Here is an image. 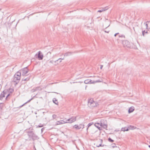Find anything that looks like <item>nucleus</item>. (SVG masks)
<instances>
[{
    "label": "nucleus",
    "instance_id": "obj_1",
    "mask_svg": "<svg viewBox=\"0 0 150 150\" xmlns=\"http://www.w3.org/2000/svg\"><path fill=\"white\" fill-rule=\"evenodd\" d=\"M88 105L90 108H93L97 106L98 104L97 102L94 101L93 98H90L88 100Z\"/></svg>",
    "mask_w": 150,
    "mask_h": 150
},
{
    "label": "nucleus",
    "instance_id": "obj_2",
    "mask_svg": "<svg viewBox=\"0 0 150 150\" xmlns=\"http://www.w3.org/2000/svg\"><path fill=\"white\" fill-rule=\"evenodd\" d=\"M10 95V93H9L7 90L4 91L1 93L0 95V100H2L3 98H4L6 96L5 99L6 100H7Z\"/></svg>",
    "mask_w": 150,
    "mask_h": 150
},
{
    "label": "nucleus",
    "instance_id": "obj_3",
    "mask_svg": "<svg viewBox=\"0 0 150 150\" xmlns=\"http://www.w3.org/2000/svg\"><path fill=\"white\" fill-rule=\"evenodd\" d=\"M21 76V72L19 71L17 72L14 75L13 79L14 81L16 83L19 81Z\"/></svg>",
    "mask_w": 150,
    "mask_h": 150
},
{
    "label": "nucleus",
    "instance_id": "obj_4",
    "mask_svg": "<svg viewBox=\"0 0 150 150\" xmlns=\"http://www.w3.org/2000/svg\"><path fill=\"white\" fill-rule=\"evenodd\" d=\"M122 44L125 48H130L131 46L130 42L127 40H124L122 41Z\"/></svg>",
    "mask_w": 150,
    "mask_h": 150
},
{
    "label": "nucleus",
    "instance_id": "obj_5",
    "mask_svg": "<svg viewBox=\"0 0 150 150\" xmlns=\"http://www.w3.org/2000/svg\"><path fill=\"white\" fill-rule=\"evenodd\" d=\"M20 71L22 72V75L23 76H26V74L28 73L29 71V70L27 68V67H26Z\"/></svg>",
    "mask_w": 150,
    "mask_h": 150
},
{
    "label": "nucleus",
    "instance_id": "obj_6",
    "mask_svg": "<svg viewBox=\"0 0 150 150\" xmlns=\"http://www.w3.org/2000/svg\"><path fill=\"white\" fill-rule=\"evenodd\" d=\"M101 81L100 80H97L96 81H93L91 80L87 79L84 81V83L86 84L88 83H94L97 82H101Z\"/></svg>",
    "mask_w": 150,
    "mask_h": 150
},
{
    "label": "nucleus",
    "instance_id": "obj_7",
    "mask_svg": "<svg viewBox=\"0 0 150 150\" xmlns=\"http://www.w3.org/2000/svg\"><path fill=\"white\" fill-rule=\"evenodd\" d=\"M84 125L82 124H81L79 125H75L73 127L76 129H83L84 128Z\"/></svg>",
    "mask_w": 150,
    "mask_h": 150
},
{
    "label": "nucleus",
    "instance_id": "obj_8",
    "mask_svg": "<svg viewBox=\"0 0 150 150\" xmlns=\"http://www.w3.org/2000/svg\"><path fill=\"white\" fill-rule=\"evenodd\" d=\"M28 135L29 137H31L33 139H37L38 138V136L33 132H29L28 133Z\"/></svg>",
    "mask_w": 150,
    "mask_h": 150
},
{
    "label": "nucleus",
    "instance_id": "obj_9",
    "mask_svg": "<svg viewBox=\"0 0 150 150\" xmlns=\"http://www.w3.org/2000/svg\"><path fill=\"white\" fill-rule=\"evenodd\" d=\"M66 122H66V121H65L64 120H61L57 121L56 122L55 125H62L66 123Z\"/></svg>",
    "mask_w": 150,
    "mask_h": 150
},
{
    "label": "nucleus",
    "instance_id": "obj_10",
    "mask_svg": "<svg viewBox=\"0 0 150 150\" xmlns=\"http://www.w3.org/2000/svg\"><path fill=\"white\" fill-rule=\"evenodd\" d=\"M38 58L39 60H42L43 59V54L40 51L38 52Z\"/></svg>",
    "mask_w": 150,
    "mask_h": 150
},
{
    "label": "nucleus",
    "instance_id": "obj_11",
    "mask_svg": "<svg viewBox=\"0 0 150 150\" xmlns=\"http://www.w3.org/2000/svg\"><path fill=\"white\" fill-rule=\"evenodd\" d=\"M77 116H72L70 118V121L69 122L70 123L74 122L76 120Z\"/></svg>",
    "mask_w": 150,
    "mask_h": 150
},
{
    "label": "nucleus",
    "instance_id": "obj_12",
    "mask_svg": "<svg viewBox=\"0 0 150 150\" xmlns=\"http://www.w3.org/2000/svg\"><path fill=\"white\" fill-rule=\"evenodd\" d=\"M94 126L97 128L99 130H101V129L100 127V123L96 122L94 124Z\"/></svg>",
    "mask_w": 150,
    "mask_h": 150
},
{
    "label": "nucleus",
    "instance_id": "obj_13",
    "mask_svg": "<svg viewBox=\"0 0 150 150\" xmlns=\"http://www.w3.org/2000/svg\"><path fill=\"white\" fill-rule=\"evenodd\" d=\"M107 125L104 123H103L102 122L100 123V127H101L103 128L104 129H106L107 127Z\"/></svg>",
    "mask_w": 150,
    "mask_h": 150
},
{
    "label": "nucleus",
    "instance_id": "obj_14",
    "mask_svg": "<svg viewBox=\"0 0 150 150\" xmlns=\"http://www.w3.org/2000/svg\"><path fill=\"white\" fill-rule=\"evenodd\" d=\"M134 110V108L133 107H130L128 110V112L129 113H131Z\"/></svg>",
    "mask_w": 150,
    "mask_h": 150
},
{
    "label": "nucleus",
    "instance_id": "obj_15",
    "mask_svg": "<svg viewBox=\"0 0 150 150\" xmlns=\"http://www.w3.org/2000/svg\"><path fill=\"white\" fill-rule=\"evenodd\" d=\"M129 130V129L128 128L126 127H122L121 128V131H123V132H125L126 131H128Z\"/></svg>",
    "mask_w": 150,
    "mask_h": 150
},
{
    "label": "nucleus",
    "instance_id": "obj_16",
    "mask_svg": "<svg viewBox=\"0 0 150 150\" xmlns=\"http://www.w3.org/2000/svg\"><path fill=\"white\" fill-rule=\"evenodd\" d=\"M149 21H147L146 22V23H144V24H145V25L146 26V29L149 30L150 29V28H148V23H149Z\"/></svg>",
    "mask_w": 150,
    "mask_h": 150
},
{
    "label": "nucleus",
    "instance_id": "obj_17",
    "mask_svg": "<svg viewBox=\"0 0 150 150\" xmlns=\"http://www.w3.org/2000/svg\"><path fill=\"white\" fill-rule=\"evenodd\" d=\"M72 54V52H68L64 54V56H67L71 55Z\"/></svg>",
    "mask_w": 150,
    "mask_h": 150
},
{
    "label": "nucleus",
    "instance_id": "obj_18",
    "mask_svg": "<svg viewBox=\"0 0 150 150\" xmlns=\"http://www.w3.org/2000/svg\"><path fill=\"white\" fill-rule=\"evenodd\" d=\"M53 102L56 104L58 105V102L57 100L55 98H53Z\"/></svg>",
    "mask_w": 150,
    "mask_h": 150
},
{
    "label": "nucleus",
    "instance_id": "obj_19",
    "mask_svg": "<svg viewBox=\"0 0 150 150\" xmlns=\"http://www.w3.org/2000/svg\"><path fill=\"white\" fill-rule=\"evenodd\" d=\"M99 141L100 144H99L98 145H97V147H99L100 146H102V144L103 143V140L102 139H99Z\"/></svg>",
    "mask_w": 150,
    "mask_h": 150
},
{
    "label": "nucleus",
    "instance_id": "obj_20",
    "mask_svg": "<svg viewBox=\"0 0 150 150\" xmlns=\"http://www.w3.org/2000/svg\"><path fill=\"white\" fill-rule=\"evenodd\" d=\"M93 122H90V123H89V124H88V127L86 129V130L87 131L88 130V128L90 126H91V125H93Z\"/></svg>",
    "mask_w": 150,
    "mask_h": 150
},
{
    "label": "nucleus",
    "instance_id": "obj_21",
    "mask_svg": "<svg viewBox=\"0 0 150 150\" xmlns=\"http://www.w3.org/2000/svg\"><path fill=\"white\" fill-rule=\"evenodd\" d=\"M107 9H106V8H102L101 9L98 10V12H101L103 11H105Z\"/></svg>",
    "mask_w": 150,
    "mask_h": 150
},
{
    "label": "nucleus",
    "instance_id": "obj_22",
    "mask_svg": "<svg viewBox=\"0 0 150 150\" xmlns=\"http://www.w3.org/2000/svg\"><path fill=\"white\" fill-rule=\"evenodd\" d=\"M44 126V124H40L39 125L37 126V128H39V127H43Z\"/></svg>",
    "mask_w": 150,
    "mask_h": 150
},
{
    "label": "nucleus",
    "instance_id": "obj_23",
    "mask_svg": "<svg viewBox=\"0 0 150 150\" xmlns=\"http://www.w3.org/2000/svg\"><path fill=\"white\" fill-rule=\"evenodd\" d=\"M144 33H148L147 31H146L145 30L142 31V34L143 36H144Z\"/></svg>",
    "mask_w": 150,
    "mask_h": 150
},
{
    "label": "nucleus",
    "instance_id": "obj_24",
    "mask_svg": "<svg viewBox=\"0 0 150 150\" xmlns=\"http://www.w3.org/2000/svg\"><path fill=\"white\" fill-rule=\"evenodd\" d=\"M39 88H40V87H37L33 89L34 91V92L35 91H37L38 90H39Z\"/></svg>",
    "mask_w": 150,
    "mask_h": 150
},
{
    "label": "nucleus",
    "instance_id": "obj_25",
    "mask_svg": "<svg viewBox=\"0 0 150 150\" xmlns=\"http://www.w3.org/2000/svg\"><path fill=\"white\" fill-rule=\"evenodd\" d=\"M33 97H33L32 98L30 99V100H28L25 103H24V104H25L26 103L30 102L31 100H33Z\"/></svg>",
    "mask_w": 150,
    "mask_h": 150
},
{
    "label": "nucleus",
    "instance_id": "obj_26",
    "mask_svg": "<svg viewBox=\"0 0 150 150\" xmlns=\"http://www.w3.org/2000/svg\"><path fill=\"white\" fill-rule=\"evenodd\" d=\"M108 140L111 142H114V140L110 138H109L108 139Z\"/></svg>",
    "mask_w": 150,
    "mask_h": 150
},
{
    "label": "nucleus",
    "instance_id": "obj_27",
    "mask_svg": "<svg viewBox=\"0 0 150 150\" xmlns=\"http://www.w3.org/2000/svg\"><path fill=\"white\" fill-rule=\"evenodd\" d=\"M30 79V78L29 77H28L26 79H22V80L23 81H28Z\"/></svg>",
    "mask_w": 150,
    "mask_h": 150
},
{
    "label": "nucleus",
    "instance_id": "obj_28",
    "mask_svg": "<svg viewBox=\"0 0 150 150\" xmlns=\"http://www.w3.org/2000/svg\"><path fill=\"white\" fill-rule=\"evenodd\" d=\"M57 115L55 114H53L52 115V117L53 119H55L56 118Z\"/></svg>",
    "mask_w": 150,
    "mask_h": 150
},
{
    "label": "nucleus",
    "instance_id": "obj_29",
    "mask_svg": "<svg viewBox=\"0 0 150 150\" xmlns=\"http://www.w3.org/2000/svg\"><path fill=\"white\" fill-rule=\"evenodd\" d=\"M13 90L12 89H9V91L8 92H10L11 93H12L13 92Z\"/></svg>",
    "mask_w": 150,
    "mask_h": 150
},
{
    "label": "nucleus",
    "instance_id": "obj_30",
    "mask_svg": "<svg viewBox=\"0 0 150 150\" xmlns=\"http://www.w3.org/2000/svg\"><path fill=\"white\" fill-rule=\"evenodd\" d=\"M67 121H66V122H67L66 123H70L69 122L70 121V118L67 120Z\"/></svg>",
    "mask_w": 150,
    "mask_h": 150
},
{
    "label": "nucleus",
    "instance_id": "obj_31",
    "mask_svg": "<svg viewBox=\"0 0 150 150\" xmlns=\"http://www.w3.org/2000/svg\"><path fill=\"white\" fill-rule=\"evenodd\" d=\"M50 83L48 84V85H52L53 84H54V83Z\"/></svg>",
    "mask_w": 150,
    "mask_h": 150
},
{
    "label": "nucleus",
    "instance_id": "obj_32",
    "mask_svg": "<svg viewBox=\"0 0 150 150\" xmlns=\"http://www.w3.org/2000/svg\"><path fill=\"white\" fill-rule=\"evenodd\" d=\"M104 31L105 32V33H108L109 32V31H106V30H104Z\"/></svg>",
    "mask_w": 150,
    "mask_h": 150
},
{
    "label": "nucleus",
    "instance_id": "obj_33",
    "mask_svg": "<svg viewBox=\"0 0 150 150\" xmlns=\"http://www.w3.org/2000/svg\"><path fill=\"white\" fill-rule=\"evenodd\" d=\"M25 105V104H24H24H23V105H21V106H20L19 107V108H21V107H22V106H23L24 105Z\"/></svg>",
    "mask_w": 150,
    "mask_h": 150
},
{
    "label": "nucleus",
    "instance_id": "obj_34",
    "mask_svg": "<svg viewBox=\"0 0 150 150\" xmlns=\"http://www.w3.org/2000/svg\"><path fill=\"white\" fill-rule=\"evenodd\" d=\"M64 59V58H59V59L58 60H57V61L59 60V59H62V60H63V59Z\"/></svg>",
    "mask_w": 150,
    "mask_h": 150
},
{
    "label": "nucleus",
    "instance_id": "obj_35",
    "mask_svg": "<svg viewBox=\"0 0 150 150\" xmlns=\"http://www.w3.org/2000/svg\"><path fill=\"white\" fill-rule=\"evenodd\" d=\"M119 34V33H115V34L114 35V36H115V37H116V36L117 35V34Z\"/></svg>",
    "mask_w": 150,
    "mask_h": 150
},
{
    "label": "nucleus",
    "instance_id": "obj_36",
    "mask_svg": "<svg viewBox=\"0 0 150 150\" xmlns=\"http://www.w3.org/2000/svg\"><path fill=\"white\" fill-rule=\"evenodd\" d=\"M103 67V66L101 65L100 66V69H102Z\"/></svg>",
    "mask_w": 150,
    "mask_h": 150
},
{
    "label": "nucleus",
    "instance_id": "obj_37",
    "mask_svg": "<svg viewBox=\"0 0 150 150\" xmlns=\"http://www.w3.org/2000/svg\"><path fill=\"white\" fill-rule=\"evenodd\" d=\"M44 129V128H42L41 129V131H42V132L43 130V129Z\"/></svg>",
    "mask_w": 150,
    "mask_h": 150
},
{
    "label": "nucleus",
    "instance_id": "obj_38",
    "mask_svg": "<svg viewBox=\"0 0 150 150\" xmlns=\"http://www.w3.org/2000/svg\"><path fill=\"white\" fill-rule=\"evenodd\" d=\"M133 30H134V31H135V29H134V27H133Z\"/></svg>",
    "mask_w": 150,
    "mask_h": 150
},
{
    "label": "nucleus",
    "instance_id": "obj_39",
    "mask_svg": "<svg viewBox=\"0 0 150 150\" xmlns=\"http://www.w3.org/2000/svg\"><path fill=\"white\" fill-rule=\"evenodd\" d=\"M149 147L150 148V145H149Z\"/></svg>",
    "mask_w": 150,
    "mask_h": 150
},
{
    "label": "nucleus",
    "instance_id": "obj_40",
    "mask_svg": "<svg viewBox=\"0 0 150 150\" xmlns=\"http://www.w3.org/2000/svg\"><path fill=\"white\" fill-rule=\"evenodd\" d=\"M50 62L51 63L52 62V61H50Z\"/></svg>",
    "mask_w": 150,
    "mask_h": 150
},
{
    "label": "nucleus",
    "instance_id": "obj_41",
    "mask_svg": "<svg viewBox=\"0 0 150 150\" xmlns=\"http://www.w3.org/2000/svg\"><path fill=\"white\" fill-rule=\"evenodd\" d=\"M62 62L61 60H60V62Z\"/></svg>",
    "mask_w": 150,
    "mask_h": 150
}]
</instances>
